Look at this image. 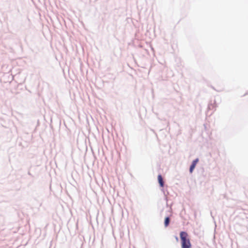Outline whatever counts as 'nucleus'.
Masks as SVG:
<instances>
[{"label": "nucleus", "mask_w": 248, "mask_h": 248, "mask_svg": "<svg viewBox=\"0 0 248 248\" xmlns=\"http://www.w3.org/2000/svg\"><path fill=\"white\" fill-rule=\"evenodd\" d=\"M180 236L181 240L182 248H191V244L188 238L187 233L185 232H181L180 233Z\"/></svg>", "instance_id": "nucleus-1"}, {"label": "nucleus", "mask_w": 248, "mask_h": 248, "mask_svg": "<svg viewBox=\"0 0 248 248\" xmlns=\"http://www.w3.org/2000/svg\"><path fill=\"white\" fill-rule=\"evenodd\" d=\"M101 161L103 163L104 169L106 168L107 169V165L108 164V161L107 159V156L105 155L104 151H103V155L101 158Z\"/></svg>", "instance_id": "nucleus-2"}, {"label": "nucleus", "mask_w": 248, "mask_h": 248, "mask_svg": "<svg viewBox=\"0 0 248 248\" xmlns=\"http://www.w3.org/2000/svg\"><path fill=\"white\" fill-rule=\"evenodd\" d=\"M198 161H199V159L198 158H197L195 160L193 161L191 165L190 166V169H189V171L190 173H192V172H193L194 169H195V166Z\"/></svg>", "instance_id": "nucleus-3"}, {"label": "nucleus", "mask_w": 248, "mask_h": 248, "mask_svg": "<svg viewBox=\"0 0 248 248\" xmlns=\"http://www.w3.org/2000/svg\"><path fill=\"white\" fill-rule=\"evenodd\" d=\"M157 178H158V183H159L160 186L163 187L164 186V182H163V178H162V176L161 175H158Z\"/></svg>", "instance_id": "nucleus-4"}, {"label": "nucleus", "mask_w": 248, "mask_h": 248, "mask_svg": "<svg viewBox=\"0 0 248 248\" xmlns=\"http://www.w3.org/2000/svg\"><path fill=\"white\" fill-rule=\"evenodd\" d=\"M170 218L169 217H166L165 218V222H164V225L166 227H167L169 223H170Z\"/></svg>", "instance_id": "nucleus-5"}, {"label": "nucleus", "mask_w": 248, "mask_h": 248, "mask_svg": "<svg viewBox=\"0 0 248 248\" xmlns=\"http://www.w3.org/2000/svg\"><path fill=\"white\" fill-rule=\"evenodd\" d=\"M105 177H106V178H107V179H108V173H106V175H105L104 177H102V179H103V181H104V182L105 183Z\"/></svg>", "instance_id": "nucleus-6"}, {"label": "nucleus", "mask_w": 248, "mask_h": 248, "mask_svg": "<svg viewBox=\"0 0 248 248\" xmlns=\"http://www.w3.org/2000/svg\"><path fill=\"white\" fill-rule=\"evenodd\" d=\"M28 174L30 175L31 176V177H33V176L32 175V174H31V173L30 172V171L29 170L28 172Z\"/></svg>", "instance_id": "nucleus-7"}, {"label": "nucleus", "mask_w": 248, "mask_h": 248, "mask_svg": "<svg viewBox=\"0 0 248 248\" xmlns=\"http://www.w3.org/2000/svg\"><path fill=\"white\" fill-rule=\"evenodd\" d=\"M106 129L108 132V128L107 126H106Z\"/></svg>", "instance_id": "nucleus-8"}, {"label": "nucleus", "mask_w": 248, "mask_h": 248, "mask_svg": "<svg viewBox=\"0 0 248 248\" xmlns=\"http://www.w3.org/2000/svg\"><path fill=\"white\" fill-rule=\"evenodd\" d=\"M104 117L105 118V119H106V120L107 121V117L106 115H104Z\"/></svg>", "instance_id": "nucleus-9"}, {"label": "nucleus", "mask_w": 248, "mask_h": 248, "mask_svg": "<svg viewBox=\"0 0 248 248\" xmlns=\"http://www.w3.org/2000/svg\"><path fill=\"white\" fill-rule=\"evenodd\" d=\"M106 197H107V200L108 201V197L107 196H106Z\"/></svg>", "instance_id": "nucleus-10"}]
</instances>
